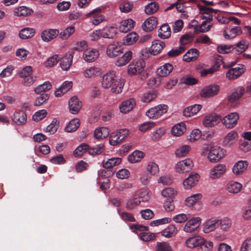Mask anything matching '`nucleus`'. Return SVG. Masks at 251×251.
<instances>
[{"label":"nucleus","instance_id":"nucleus-1","mask_svg":"<svg viewBox=\"0 0 251 251\" xmlns=\"http://www.w3.org/2000/svg\"><path fill=\"white\" fill-rule=\"evenodd\" d=\"M168 107L166 104H159L151 108L146 112V115L150 119H157L168 111Z\"/></svg>","mask_w":251,"mask_h":251},{"label":"nucleus","instance_id":"nucleus-2","mask_svg":"<svg viewBox=\"0 0 251 251\" xmlns=\"http://www.w3.org/2000/svg\"><path fill=\"white\" fill-rule=\"evenodd\" d=\"M225 150L220 147H211L210 149L207 158L211 162H217L224 157L225 155Z\"/></svg>","mask_w":251,"mask_h":251},{"label":"nucleus","instance_id":"nucleus-3","mask_svg":"<svg viewBox=\"0 0 251 251\" xmlns=\"http://www.w3.org/2000/svg\"><path fill=\"white\" fill-rule=\"evenodd\" d=\"M124 85V80L119 76L115 75V74L111 72V90L115 94L122 92Z\"/></svg>","mask_w":251,"mask_h":251},{"label":"nucleus","instance_id":"nucleus-4","mask_svg":"<svg viewBox=\"0 0 251 251\" xmlns=\"http://www.w3.org/2000/svg\"><path fill=\"white\" fill-rule=\"evenodd\" d=\"M128 134L126 129L117 130L111 134V146H116L121 143Z\"/></svg>","mask_w":251,"mask_h":251},{"label":"nucleus","instance_id":"nucleus-5","mask_svg":"<svg viewBox=\"0 0 251 251\" xmlns=\"http://www.w3.org/2000/svg\"><path fill=\"white\" fill-rule=\"evenodd\" d=\"M239 119L237 112H232L225 116L221 121L223 124L227 128H232L236 126Z\"/></svg>","mask_w":251,"mask_h":251},{"label":"nucleus","instance_id":"nucleus-6","mask_svg":"<svg viewBox=\"0 0 251 251\" xmlns=\"http://www.w3.org/2000/svg\"><path fill=\"white\" fill-rule=\"evenodd\" d=\"M145 63L141 60L133 61L127 67V74L129 75H134L140 74L144 70Z\"/></svg>","mask_w":251,"mask_h":251},{"label":"nucleus","instance_id":"nucleus-7","mask_svg":"<svg viewBox=\"0 0 251 251\" xmlns=\"http://www.w3.org/2000/svg\"><path fill=\"white\" fill-rule=\"evenodd\" d=\"M245 71V66L240 64L238 67L229 69L226 73V77L229 80H234L240 77Z\"/></svg>","mask_w":251,"mask_h":251},{"label":"nucleus","instance_id":"nucleus-8","mask_svg":"<svg viewBox=\"0 0 251 251\" xmlns=\"http://www.w3.org/2000/svg\"><path fill=\"white\" fill-rule=\"evenodd\" d=\"M193 167V163L190 159L187 158L178 162L175 166V170L178 173L189 172Z\"/></svg>","mask_w":251,"mask_h":251},{"label":"nucleus","instance_id":"nucleus-9","mask_svg":"<svg viewBox=\"0 0 251 251\" xmlns=\"http://www.w3.org/2000/svg\"><path fill=\"white\" fill-rule=\"evenodd\" d=\"M202 19L205 20L201 25H197L195 30L201 33L209 31L213 25V16H203Z\"/></svg>","mask_w":251,"mask_h":251},{"label":"nucleus","instance_id":"nucleus-10","mask_svg":"<svg viewBox=\"0 0 251 251\" xmlns=\"http://www.w3.org/2000/svg\"><path fill=\"white\" fill-rule=\"evenodd\" d=\"M201 220L200 217L193 218L187 222L183 230L187 233L194 232L200 226Z\"/></svg>","mask_w":251,"mask_h":251},{"label":"nucleus","instance_id":"nucleus-11","mask_svg":"<svg viewBox=\"0 0 251 251\" xmlns=\"http://www.w3.org/2000/svg\"><path fill=\"white\" fill-rule=\"evenodd\" d=\"M218 227V218H212L206 220L203 224V231L209 233L214 231Z\"/></svg>","mask_w":251,"mask_h":251},{"label":"nucleus","instance_id":"nucleus-12","mask_svg":"<svg viewBox=\"0 0 251 251\" xmlns=\"http://www.w3.org/2000/svg\"><path fill=\"white\" fill-rule=\"evenodd\" d=\"M100 12L101 9L97 8L86 14V17L87 18L92 17L93 19L92 21V23L94 25H97L104 20V17L100 14Z\"/></svg>","mask_w":251,"mask_h":251},{"label":"nucleus","instance_id":"nucleus-13","mask_svg":"<svg viewBox=\"0 0 251 251\" xmlns=\"http://www.w3.org/2000/svg\"><path fill=\"white\" fill-rule=\"evenodd\" d=\"M221 120L220 116L212 113L205 117L203 125L206 127H212L219 123Z\"/></svg>","mask_w":251,"mask_h":251},{"label":"nucleus","instance_id":"nucleus-14","mask_svg":"<svg viewBox=\"0 0 251 251\" xmlns=\"http://www.w3.org/2000/svg\"><path fill=\"white\" fill-rule=\"evenodd\" d=\"M200 176L198 174L193 173L186 178L183 182L184 187L186 189H190L194 187L198 182Z\"/></svg>","mask_w":251,"mask_h":251},{"label":"nucleus","instance_id":"nucleus-15","mask_svg":"<svg viewBox=\"0 0 251 251\" xmlns=\"http://www.w3.org/2000/svg\"><path fill=\"white\" fill-rule=\"evenodd\" d=\"M59 31L56 29H48L43 30L41 33V37L44 42H48L55 39Z\"/></svg>","mask_w":251,"mask_h":251},{"label":"nucleus","instance_id":"nucleus-16","mask_svg":"<svg viewBox=\"0 0 251 251\" xmlns=\"http://www.w3.org/2000/svg\"><path fill=\"white\" fill-rule=\"evenodd\" d=\"M99 51L95 49H88L83 52V58L84 60L87 62H93L99 57Z\"/></svg>","mask_w":251,"mask_h":251},{"label":"nucleus","instance_id":"nucleus-17","mask_svg":"<svg viewBox=\"0 0 251 251\" xmlns=\"http://www.w3.org/2000/svg\"><path fill=\"white\" fill-rule=\"evenodd\" d=\"M219 91V86L217 85H211L204 88L201 93L203 98H209L217 95Z\"/></svg>","mask_w":251,"mask_h":251},{"label":"nucleus","instance_id":"nucleus-18","mask_svg":"<svg viewBox=\"0 0 251 251\" xmlns=\"http://www.w3.org/2000/svg\"><path fill=\"white\" fill-rule=\"evenodd\" d=\"M238 138L237 132L234 130L231 131L225 137L223 144L225 147H231L237 142Z\"/></svg>","mask_w":251,"mask_h":251},{"label":"nucleus","instance_id":"nucleus-19","mask_svg":"<svg viewBox=\"0 0 251 251\" xmlns=\"http://www.w3.org/2000/svg\"><path fill=\"white\" fill-rule=\"evenodd\" d=\"M69 109L71 113L76 114L78 113L82 107V103L77 97L74 96L69 101Z\"/></svg>","mask_w":251,"mask_h":251},{"label":"nucleus","instance_id":"nucleus-20","mask_svg":"<svg viewBox=\"0 0 251 251\" xmlns=\"http://www.w3.org/2000/svg\"><path fill=\"white\" fill-rule=\"evenodd\" d=\"M225 165L219 164L215 166L210 171V177L212 179H217L223 176L226 171Z\"/></svg>","mask_w":251,"mask_h":251},{"label":"nucleus","instance_id":"nucleus-21","mask_svg":"<svg viewBox=\"0 0 251 251\" xmlns=\"http://www.w3.org/2000/svg\"><path fill=\"white\" fill-rule=\"evenodd\" d=\"M157 25L156 17L151 16L146 19L142 25L143 29L146 32H150L155 28Z\"/></svg>","mask_w":251,"mask_h":251},{"label":"nucleus","instance_id":"nucleus-22","mask_svg":"<svg viewBox=\"0 0 251 251\" xmlns=\"http://www.w3.org/2000/svg\"><path fill=\"white\" fill-rule=\"evenodd\" d=\"M165 46L164 42L156 40L152 42L151 48L149 49V51L151 54L155 55L160 52Z\"/></svg>","mask_w":251,"mask_h":251},{"label":"nucleus","instance_id":"nucleus-23","mask_svg":"<svg viewBox=\"0 0 251 251\" xmlns=\"http://www.w3.org/2000/svg\"><path fill=\"white\" fill-rule=\"evenodd\" d=\"M136 105V101L134 99H130L123 101L120 105V111L123 113H126L133 109Z\"/></svg>","mask_w":251,"mask_h":251},{"label":"nucleus","instance_id":"nucleus-24","mask_svg":"<svg viewBox=\"0 0 251 251\" xmlns=\"http://www.w3.org/2000/svg\"><path fill=\"white\" fill-rule=\"evenodd\" d=\"M135 24V22L131 19L123 20L119 27V31L126 33L133 28Z\"/></svg>","mask_w":251,"mask_h":251},{"label":"nucleus","instance_id":"nucleus-25","mask_svg":"<svg viewBox=\"0 0 251 251\" xmlns=\"http://www.w3.org/2000/svg\"><path fill=\"white\" fill-rule=\"evenodd\" d=\"M203 242V238L201 236H196L190 237L187 239L185 241L186 246L191 249L199 247L200 245H201Z\"/></svg>","mask_w":251,"mask_h":251},{"label":"nucleus","instance_id":"nucleus-26","mask_svg":"<svg viewBox=\"0 0 251 251\" xmlns=\"http://www.w3.org/2000/svg\"><path fill=\"white\" fill-rule=\"evenodd\" d=\"M244 87L239 86L236 88L230 95L228 96V100L230 102H234L239 100L245 93Z\"/></svg>","mask_w":251,"mask_h":251},{"label":"nucleus","instance_id":"nucleus-27","mask_svg":"<svg viewBox=\"0 0 251 251\" xmlns=\"http://www.w3.org/2000/svg\"><path fill=\"white\" fill-rule=\"evenodd\" d=\"M173 70V66L171 64L165 63L157 69L156 73L159 76L165 77L168 75Z\"/></svg>","mask_w":251,"mask_h":251},{"label":"nucleus","instance_id":"nucleus-28","mask_svg":"<svg viewBox=\"0 0 251 251\" xmlns=\"http://www.w3.org/2000/svg\"><path fill=\"white\" fill-rule=\"evenodd\" d=\"M141 202L140 198L136 194L129 198L126 202V207L127 210H131L136 208Z\"/></svg>","mask_w":251,"mask_h":251},{"label":"nucleus","instance_id":"nucleus-29","mask_svg":"<svg viewBox=\"0 0 251 251\" xmlns=\"http://www.w3.org/2000/svg\"><path fill=\"white\" fill-rule=\"evenodd\" d=\"M186 130V125L181 122L174 126L171 129L173 135L176 137L181 136Z\"/></svg>","mask_w":251,"mask_h":251},{"label":"nucleus","instance_id":"nucleus-30","mask_svg":"<svg viewBox=\"0 0 251 251\" xmlns=\"http://www.w3.org/2000/svg\"><path fill=\"white\" fill-rule=\"evenodd\" d=\"M12 120L17 125H23L26 122V115L23 111L15 112L13 115Z\"/></svg>","mask_w":251,"mask_h":251},{"label":"nucleus","instance_id":"nucleus-31","mask_svg":"<svg viewBox=\"0 0 251 251\" xmlns=\"http://www.w3.org/2000/svg\"><path fill=\"white\" fill-rule=\"evenodd\" d=\"M242 185L238 182L231 181L226 186V189L230 193L237 194L241 190Z\"/></svg>","mask_w":251,"mask_h":251},{"label":"nucleus","instance_id":"nucleus-32","mask_svg":"<svg viewBox=\"0 0 251 251\" xmlns=\"http://www.w3.org/2000/svg\"><path fill=\"white\" fill-rule=\"evenodd\" d=\"M231 220L227 217H224L223 218H218V227H220V229L224 232L228 231L232 226Z\"/></svg>","mask_w":251,"mask_h":251},{"label":"nucleus","instance_id":"nucleus-33","mask_svg":"<svg viewBox=\"0 0 251 251\" xmlns=\"http://www.w3.org/2000/svg\"><path fill=\"white\" fill-rule=\"evenodd\" d=\"M132 52L131 51L126 52L121 57L116 59L115 64L118 66H122L127 64L132 59Z\"/></svg>","mask_w":251,"mask_h":251},{"label":"nucleus","instance_id":"nucleus-34","mask_svg":"<svg viewBox=\"0 0 251 251\" xmlns=\"http://www.w3.org/2000/svg\"><path fill=\"white\" fill-rule=\"evenodd\" d=\"M199 55V51L196 49H191L188 50L183 55V60L187 62L196 60Z\"/></svg>","mask_w":251,"mask_h":251},{"label":"nucleus","instance_id":"nucleus-35","mask_svg":"<svg viewBox=\"0 0 251 251\" xmlns=\"http://www.w3.org/2000/svg\"><path fill=\"white\" fill-rule=\"evenodd\" d=\"M201 105L200 104H194L185 108L183 111V116L191 117L196 114L201 109Z\"/></svg>","mask_w":251,"mask_h":251},{"label":"nucleus","instance_id":"nucleus-36","mask_svg":"<svg viewBox=\"0 0 251 251\" xmlns=\"http://www.w3.org/2000/svg\"><path fill=\"white\" fill-rule=\"evenodd\" d=\"M248 165V163L247 161H239L233 166L232 169L233 173L238 175L243 173L246 169Z\"/></svg>","mask_w":251,"mask_h":251},{"label":"nucleus","instance_id":"nucleus-37","mask_svg":"<svg viewBox=\"0 0 251 251\" xmlns=\"http://www.w3.org/2000/svg\"><path fill=\"white\" fill-rule=\"evenodd\" d=\"M72 81H65L62 85L56 90L54 94L56 97H60L67 93L72 87Z\"/></svg>","mask_w":251,"mask_h":251},{"label":"nucleus","instance_id":"nucleus-38","mask_svg":"<svg viewBox=\"0 0 251 251\" xmlns=\"http://www.w3.org/2000/svg\"><path fill=\"white\" fill-rule=\"evenodd\" d=\"M145 153L140 151H135L128 157V160L130 163H135L140 161L144 157Z\"/></svg>","mask_w":251,"mask_h":251},{"label":"nucleus","instance_id":"nucleus-39","mask_svg":"<svg viewBox=\"0 0 251 251\" xmlns=\"http://www.w3.org/2000/svg\"><path fill=\"white\" fill-rule=\"evenodd\" d=\"M73 56L72 54H66L61 60L60 65L65 71L68 70L72 63Z\"/></svg>","mask_w":251,"mask_h":251},{"label":"nucleus","instance_id":"nucleus-40","mask_svg":"<svg viewBox=\"0 0 251 251\" xmlns=\"http://www.w3.org/2000/svg\"><path fill=\"white\" fill-rule=\"evenodd\" d=\"M35 33L34 28L25 27L22 29L19 33V36L22 39H27L32 38Z\"/></svg>","mask_w":251,"mask_h":251},{"label":"nucleus","instance_id":"nucleus-41","mask_svg":"<svg viewBox=\"0 0 251 251\" xmlns=\"http://www.w3.org/2000/svg\"><path fill=\"white\" fill-rule=\"evenodd\" d=\"M227 29V28H226L223 32L224 37L227 39L233 38L236 36L240 35L242 33L241 28L239 26H235L229 30V34H228L226 31Z\"/></svg>","mask_w":251,"mask_h":251},{"label":"nucleus","instance_id":"nucleus-42","mask_svg":"<svg viewBox=\"0 0 251 251\" xmlns=\"http://www.w3.org/2000/svg\"><path fill=\"white\" fill-rule=\"evenodd\" d=\"M171 28L167 24L162 25L158 30V36L161 39H167L170 37Z\"/></svg>","mask_w":251,"mask_h":251},{"label":"nucleus","instance_id":"nucleus-43","mask_svg":"<svg viewBox=\"0 0 251 251\" xmlns=\"http://www.w3.org/2000/svg\"><path fill=\"white\" fill-rule=\"evenodd\" d=\"M100 71V69L99 67H91L86 69L83 72V75L86 78H95L99 75Z\"/></svg>","mask_w":251,"mask_h":251},{"label":"nucleus","instance_id":"nucleus-44","mask_svg":"<svg viewBox=\"0 0 251 251\" xmlns=\"http://www.w3.org/2000/svg\"><path fill=\"white\" fill-rule=\"evenodd\" d=\"M177 233V229L174 225H170L161 232V235L167 238L175 236Z\"/></svg>","mask_w":251,"mask_h":251},{"label":"nucleus","instance_id":"nucleus-45","mask_svg":"<svg viewBox=\"0 0 251 251\" xmlns=\"http://www.w3.org/2000/svg\"><path fill=\"white\" fill-rule=\"evenodd\" d=\"M104 148L102 144L96 145L92 147L89 146L88 153L93 156L100 154L104 151Z\"/></svg>","mask_w":251,"mask_h":251},{"label":"nucleus","instance_id":"nucleus-46","mask_svg":"<svg viewBox=\"0 0 251 251\" xmlns=\"http://www.w3.org/2000/svg\"><path fill=\"white\" fill-rule=\"evenodd\" d=\"M109 133V129L106 127L97 128L94 132V136L97 139H102L106 137Z\"/></svg>","mask_w":251,"mask_h":251},{"label":"nucleus","instance_id":"nucleus-47","mask_svg":"<svg viewBox=\"0 0 251 251\" xmlns=\"http://www.w3.org/2000/svg\"><path fill=\"white\" fill-rule=\"evenodd\" d=\"M110 159H108L106 162H103L102 169L100 174V177L102 178H108L110 177ZM109 179H108L107 181H109Z\"/></svg>","mask_w":251,"mask_h":251},{"label":"nucleus","instance_id":"nucleus-48","mask_svg":"<svg viewBox=\"0 0 251 251\" xmlns=\"http://www.w3.org/2000/svg\"><path fill=\"white\" fill-rule=\"evenodd\" d=\"M75 31V27L74 26H70L63 29L59 33L60 38L63 40H66L72 35Z\"/></svg>","mask_w":251,"mask_h":251},{"label":"nucleus","instance_id":"nucleus-49","mask_svg":"<svg viewBox=\"0 0 251 251\" xmlns=\"http://www.w3.org/2000/svg\"><path fill=\"white\" fill-rule=\"evenodd\" d=\"M191 150L189 145H183L177 148L175 151V154L178 157H183L187 155Z\"/></svg>","mask_w":251,"mask_h":251},{"label":"nucleus","instance_id":"nucleus-50","mask_svg":"<svg viewBox=\"0 0 251 251\" xmlns=\"http://www.w3.org/2000/svg\"><path fill=\"white\" fill-rule=\"evenodd\" d=\"M146 171L151 176H155L159 173L158 165L154 162H149L147 166Z\"/></svg>","mask_w":251,"mask_h":251},{"label":"nucleus","instance_id":"nucleus-51","mask_svg":"<svg viewBox=\"0 0 251 251\" xmlns=\"http://www.w3.org/2000/svg\"><path fill=\"white\" fill-rule=\"evenodd\" d=\"M201 198V194L193 195L186 199L185 201V205L188 207H191L199 201Z\"/></svg>","mask_w":251,"mask_h":251},{"label":"nucleus","instance_id":"nucleus-52","mask_svg":"<svg viewBox=\"0 0 251 251\" xmlns=\"http://www.w3.org/2000/svg\"><path fill=\"white\" fill-rule=\"evenodd\" d=\"M159 9V4L157 2H151L145 7V12L148 15H152Z\"/></svg>","mask_w":251,"mask_h":251},{"label":"nucleus","instance_id":"nucleus-53","mask_svg":"<svg viewBox=\"0 0 251 251\" xmlns=\"http://www.w3.org/2000/svg\"><path fill=\"white\" fill-rule=\"evenodd\" d=\"M80 123L78 119H74L71 120L65 127V131L68 132H72L75 131L79 126Z\"/></svg>","mask_w":251,"mask_h":251},{"label":"nucleus","instance_id":"nucleus-54","mask_svg":"<svg viewBox=\"0 0 251 251\" xmlns=\"http://www.w3.org/2000/svg\"><path fill=\"white\" fill-rule=\"evenodd\" d=\"M138 38V35L136 32H130L125 37L124 43L127 45H132L136 42Z\"/></svg>","mask_w":251,"mask_h":251},{"label":"nucleus","instance_id":"nucleus-55","mask_svg":"<svg viewBox=\"0 0 251 251\" xmlns=\"http://www.w3.org/2000/svg\"><path fill=\"white\" fill-rule=\"evenodd\" d=\"M31 10L25 6H20L14 9V13L17 16H26L30 14Z\"/></svg>","mask_w":251,"mask_h":251},{"label":"nucleus","instance_id":"nucleus-56","mask_svg":"<svg viewBox=\"0 0 251 251\" xmlns=\"http://www.w3.org/2000/svg\"><path fill=\"white\" fill-rule=\"evenodd\" d=\"M123 50V45L119 43H113L111 45V57L117 56L122 52Z\"/></svg>","mask_w":251,"mask_h":251},{"label":"nucleus","instance_id":"nucleus-57","mask_svg":"<svg viewBox=\"0 0 251 251\" xmlns=\"http://www.w3.org/2000/svg\"><path fill=\"white\" fill-rule=\"evenodd\" d=\"M136 195H137V197L140 198L141 202L148 201L151 198L150 192L147 189H142L139 190L138 194Z\"/></svg>","mask_w":251,"mask_h":251},{"label":"nucleus","instance_id":"nucleus-58","mask_svg":"<svg viewBox=\"0 0 251 251\" xmlns=\"http://www.w3.org/2000/svg\"><path fill=\"white\" fill-rule=\"evenodd\" d=\"M161 194L165 198L173 199L177 195V191L173 188L169 187L163 190Z\"/></svg>","mask_w":251,"mask_h":251},{"label":"nucleus","instance_id":"nucleus-59","mask_svg":"<svg viewBox=\"0 0 251 251\" xmlns=\"http://www.w3.org/2000/svg\"><path fill=\"white\" fill-rule=\"evenodd\" d=\"M51 88L50 83L49 81H46L34 88V91L36 94H39L50 90Z\"/></svg>","mask_w":251,"mask_h":251},{"label":"nucleus","instance_id":"nucleus-60","mask_svg":"<svg viewBox=\"0 0 251 251\" xmlns=\"http://www.w3.org/2000/svg\"><path fill=\"white\" fill-rule=\"evenodd\" d=\"M88 150L89 145L86 143H82L74 151V154L75 156H81L87 151L88 152Z\"/></svg>","mask_w":251,"mask_h":251},{"label":"nucleus","instance_id":"nucleus-61","mask_svg":"<svg viewBox=\"0 0 251 251\" xmlns=\"http://www.w3.org/2000/svg\"><path fill=\"white\" fill-rule=\"evenodd\" d=\"M134 7L133 2L132 1H124L119 6L121 12L123 13H128L130 12Z\"/></svg>","mask_w":251,"mask_h":251},{"label":"nucleus","instance_id":"nucleus-62","mask_svg":"<svg viewBox=\"0 0 251 251\" xmlns=\"http://www.w3.org/2000/svg\"><path fill=\"white\" fill-rule=\"evenodd\" d=\"M185 50L186 48L184 46L180 45L179 47L172 49L167 54L171 57H175L183 52Z\"/></svg>","mask_w":251,"mask_h":251},{"label":"nucleus","instance_id":"nucleus-63","mask_svg":"<svg viewBox=\"0 0 251 251\" xmlns=\"http://www.w3.org/2000/svg\"><path fill=\"white\" fill-rule=\"evenodd\" d=\"M213 247V243L210 241H206L203 239V242L198 248V251H211Z\"/></svg>","mask_w":251,"mask_h":251},{"label":"nucleus","instance_id":"nucleus-64","mask_svg":"<svg viewBox=\"0 0 251 251\" xmlns=\"http://www.w3.org/2000/svg\"><path fill=\"white\" fill-rule=\"evenodd\" d=\"M199 7L200 12L201 14V19L203 16H208L210 15L212 16V14L214 12L216 13V10L212 8L207 7L205 6L200 5Z\"/></svg>","mask_w":251,"mask_h":251}]
</instances>
